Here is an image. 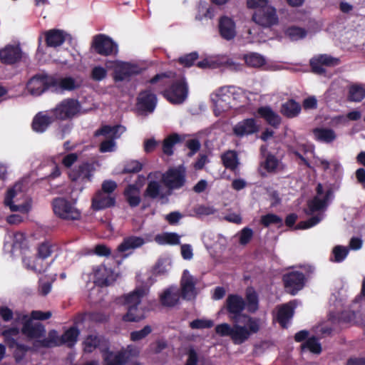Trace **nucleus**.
<instances>
[{"label": "nucleus", "mask_w": 365, "mask_h": 365, "mask_svg": "<svg viewBox=\"0 0 365 365\" xmlns=\"http://www.w3.org/2000/svg\"><path fill=\"white\" fill-rule=\"evenodd\" d=\"M174 73L167 71L157 73L148 83L155 86L153 90L162 95L169 103L180 105L187 98L188 85L185 78L174 80Z\"/></svg>", "instance_id": "f257e3e1"}, {"label": "nucleus", "mask_w": 365, "mask_h": 365, "mask_svg": "<svg viewBox=\"0 0 365 365\" xmlns=\"http://www.w3.org/2000/svg\"><path fill=\"white\" fill-rule=\"evenodd\" d=\"M148 289L144 287H137L125 297V304L128 306V311L123 317L125 322H139L144 319L145 309L139 307L142 298L147 294Z\"/></svg>", "instance_id": "f03ea898"}, {"label": "nucleus", "mask_w": 365, "mask_h": 365, "mask_svg": "<svg viewBox=\"0 0 365 365\" xmlns=\"http://www.w3.org/2000/svg\"><path fill=\"white\" fill-rule=\"evenodd\" d=\"M76 202H71L63 197L53 199L51 205L54 214L63 220L76 221L81 218V211L75 206Z\"/></svg>", "instance_id": "7ed1b4c3"}, {"label": "nucleus", "mask_w": 365, "mask_h": 365, "mask_svg": "<svg viewBox=\"0 0 365 365\" xmlns=\"http://www.w3.org/2000/svg\"><path fill=\"white\" fill-rule=\"evenodd\" d=\"M242 323L246 326H241L240 323H234L231 334V339L235 344H241L246 341L252 334H256L259 330V320L249 315L244 316Z\"/></svg>", "instance_id": "20e7f679"}, {"label": "nucleus", "mask_w": 365, "mask_h": 365, "mask_svg": "<svg viewBox=\"0 0 365 365\" xmlns=\"http://www.w3.org/2000/svg\"><path fill=\"white\" fill-rule=\"evenodd\" d=\"M81 104L76 99L68 98L59 102L48 112L56 120H66L73 118L81 110Z\"/></svg>", "instance_id": "39448f33"}, {"label": "nucleus", "mask_w": 365, "mask_h": 365, "mask_svg": "<svg viewBox=\"0 0 365 365\" xmlns=\"http://www.w3.org/2000/svg\"><path fill=\"white\" fill-rule=\"evenodd\" d=\"M246 307L245 300L240 295L229 294L225 301V309L228 317L233 323H242L244 320L242 312Z\"/></svg>", "instance_id": "423d86ee"}, {"label": "nucleus", "mask_w": 365, "mask_h": 365, "mask_svg": "<svg viewBox=\"0 0 365 365\" xmlns=\"http://www.w3.org/2000/svg\"><path fill=\"white\" fill-rule=\"evenodd\" d=\"M120 130L122 133L125 130V128L120 125L113 126L103 125L95 132V136H109L108 139L103 140L100 144L99 150L101 153L112 152L114 150L115 147V140L120 137V134H118Z\"/></svg>", "instance_id": "0eeeda50"}, {"label": "nucleus", "mask_w": 365, "mask_h": 365, "mask_svg": "<svg viewBox=\"0 0 365 365\" xmlns=\"http://www.w3.org/2000/svg\"><path fill=\"white\" fill-rule=\"evenodd\" d=\"M91 48L103 56H109L118 53L117 43L111 38L102 34L93 36Z\"/></svg>", "instance_id": "6e6552de"}, {"label": "nucleus", "mask_w": 365, "mask_h": 365, "mask_svg": "<svg viewBox=\"0 0 365 365\" xmlns=\"http://www.w3.org/2000/svg\"><path fill=\"white\" fill-rule=\"evenodd\" d=\"M282 282L286 292L296 295L304 287L306 278L302 272L292 271L283 274Z\"/></svg>", "instance_id": "1a4fd4ad"}, {"label": "nucleus", "mask_w": 365, "mask_h": 365, "mask_svg": "<svg viewBox=\"0 0 365 365\" xmlns=\"http://www.w3.org/2000/svg\"><path fill=\"white\" fill-rule=\"evenodd\" d=\"M157 103V96L153 92L150 87L141 91L136 99L138 109L145 113H153L156 108Z\"/></svg>", "instance_id": "9d476101"}, {"label": "nucleus", "mask_w": 365, "mask_h": 365, "mask_svg": "<svg viewBox=\"0 0 365 365\" xmlns=\"http://www.w3.org/2000/svg\"><path fill=\"white\" fill-rule=\"evenodd\" d=\"M51 76L47 74H36L33 76L27 83L26 88L33 96H38L50 88Z\"/></svg>", "instance_id": "9b49d317"}, {"label": "nucleus", "mask_w": 365, "mask_h": 365, "mask_svg": "<svg viewBox=\"0 0 365 365\" xmlns=\"http://www.w3.org/2000/svg\"><path fill=\"white\" fill-rule=\"evenodd\" d=\"M197 279L185 269L180 279V294L182 299L191 300L197 295L196 284Z\"/></svg>", "instance_id": "f8f14e48"}, {"label": "nucleus", "mask_w": 365, "mask_h": 365, "mask_svg": "<svg viewBox=\"0 0 365 365\" xmlns=\"http://www.w3.org/2000/svg\"><path fill=\"white\" fill-rule=\"evenodd\" d=\"M196 66L200 68H215L225 66L230 69L236 70L239 65L234 62L232 58L226 56H222L204 58L198 61Z\"/></svg>", "instance_id": "ddd939ff"}, {"label": "nucleus", "mask_w": 365, "mask_h": 365, "mask_svg": "<svg viewBox=\"0 0 365 365\" xmlns=\"http://www.w3.org/2000/svg\"><path fill=\"white\" fill-rule=\"evenodd\" d=\"M340 59L332 57L328 54H320L311 58L309 64L313 73L316 74H324L326 72L324 66H335L340 63Z\"/></svg>", "instance_id": "4468645a"}, {"label": "nucleus", "mask_w": 365, "mask_h": 365, "mask_svg": "<svg viewBox=\"0 0 365 365\" xmlns=\"http://www.w3.org/2000/svg\"><path fill=\"white\" fill-rule=\"evenodd\" d=\"M252 19L257 24L263 26H271L277 24L278 17L276 10L273 7H262L258 9L252 16Z\"/></svg>", "instance_id": "2eb2a0df"}, {"label": "nucleus", "mask_w": 365, "mask_h": 365, "mask_svg": "<svg viewBox=\"0 0 365 365\" xmlns=\"http://www.w3.org/2000/svg\"><path fill=\"white\" fill-rule=\"evenodd\" d=\"M165 185L170 190H176L182 187L185 182L184 173L177 168H170L162 178Z\"/></svg>", "instance_id": "dca6fc26"}, {"label": "nucleus", "mask_w": 365, "mask_h": 365, "mask_svg": "<svg viewBox=\"0 0 365 365\" xmlns=\"http://www.w3.org/2000/svg\"><path fill=\"white\" fill-rule=\"evenodd\" d=\"M259 126L253 118H245L239 121L232 129L233 133L238 138L248 136L257 133Z\"/></svg>", "instance_id": "f3484780"}, {"label": "nucleus", "mask_w": 365, "mask_h": 365, "mask_svg": "<svg viewBox=\"0 0 365 365\" xmlns=\"http://www.w3.org/2000/svg\"><path fill=\"white\" fill-rule=\"evenodd\" d=\"M94 168L91 163L84 162L72 169L68 174L69 178L73 182L81 181L83 182H91L92 172Z\"/></svg>", "instance_id": "a211bd4d"}, {"label": "nucleus", "mask_w": 365, "mask_h": 365, "mask_svg": "<svg viewBox=\"0 0 365 365\" xmlns=\"http://www.w3.org/2000/svg\"><path fill=\"white\" fill-rule=\"evenodd\" d=\"M140 73V68L130 63L122 62L116 66L113 71V79L115 82L129 79L131 76Z\"/></svg>", "instance_id": "6ab92c4d"}, {"label": "nucleus", "mask_w": 365, "mask_h": 365, "mask_svg": "<svg viewBox=\"0 0 365 365\" xmlns=\"http://www.w3.org/2000/svg\"><path fill=\"white\" fill-rule=\"evenodd\" d=\"M93 278L94 283L101 287L109 286L115 280L112 269L104 264H101L93 269Z\"/></svg>", "instance_id": "aec40b11"}, {"label": "nucleus", "mask_w": 365, "mask_h": 365, "mask_svg": "<svg viewBox=\"0 0 365 365\" xmlns=\"http://www.w3.org/2000/svg\"><path fill=\"white\" fill-rule=\"evenodd\" d=\"M22 52L19 46L6 45L0 49V61L6 65H13L21 59Z\"/></svg>", "instance_id": "412c9836"}, {"label": "nucleus", "mask_w": 365, "mask_h": 365, "mask_svg": "<svg viewBox=\"0 0 365 365\" xmlns=\"http://www.w3.org/2000/svg\"><path fill=\"white\" fill-rule=\"evenodd\" d=\"M49 83L56 92H63L65 91H72L78 89L81 86V85L71 76L57 78L54 76H51V79Z\"/></svg>", "instance_id": "4be33fe9"}, {"label": "nucleus", "mask_w": 365, "mask_h": 365, "mask_svg": "<svg viewBox=\"0 0 365 365\" xmlns=\"http://www.w3.org/2000/svg\"><path fill=\"white\" fill-rule=\"evenodd\" d=\"M115 197L97 191L91 200V207L93 210L98 211L112 207L115 205Z\"/></svg>", "instance_id": "5701e85b"}, {"label": "nucleus", "mask_w": 365, "mask_h": 365, "mask_svg": "<svg viewBox=\"0 0 365 365\" xmlns=\"http://www.w3.org/2000/svg\"><path fill=\"white\" fill-rule=\"evenodd\" d=\"M21 331L29 339H39L46 334L45 326L40 322L34 323L32 319L24 322Z\"/></svg>", "instance_id": "b1692460"}, {"label": "nucleus", "mask_w": 365, "mask_h": 365, "mask_svg": "<svg viewBox=\"0 0 365 365\" xmlns=\"http://www.w3.org/2000/svg\"><path fill=\"white\" fill-rule=\"evenodd\" d=\"M219 32L221 37L230 41L236 36V26L235 21L227 16L220 17L219 20Z\"/></svg>", "instance_id": "393cba45"}, {"label": "nucleus", "mask_w": 365, "mask_h": 365, "mask_svg": "<svg viewBox=\"0 0 365 365\" xmlns=\"http://www.w3.org/2000/svg\"><path fill=\"white\" fill-rule=\"evenodd\" d=\"M55 120L52 114L48 115L38 112L33 118L31 127L35 132L42 133L45 132Z\"/></svg>", "instance_id": "a878e982"}, {"label": "nucleus", "mask_w": 365, "mask_h": 365, "mask_svg": "<svg viewBox=\"0 0 365 365\" xmlns=\"http://www.w3.org/2000/svg\"><path fill=\"white\" fill-rule=\"evenodd\" d=\"M69 35L63 30L53 29L45 33L46 43L48 47L56 48L61 46Z\"/></svg>", "instance_id": "bb28decb"}, {"label": "nucleus", "mask_w": 365, "mask_h": 365, "mask_svg": "<svg viewBox=\"0 0 365 365\" xmlns=\"http://www.w3.org/2000/svg\"><path fill=\"white\" fill-rule=\"evenodd\" d=\"M257 113L259 117L263 118L267 124L274 128H278L281 123V117L269 106L258 108Z\"/></svg>", "instance_id": "cd10ccee"}, {"label": "nucleus", "mask_w": 365, "mask_h": 365, "mask_svg": "<svg viewBox=\"0 0 365 365\" xmlns=\"http://www.w3.org/2000/svg\"><path fill=\"white\" fill-rule=\"evenodd\" d=\"M294 306L292 302L282 304L279 307L277 314V320L282 328H287L289 321L293 317Z\"/></svg>", "instance_id": "c85d7f7f"}, {"label": "nucleus", "mask_w": 365, "mask_h": 365, "mask_svg": "<svg viewBox=\"0 0 365 365\" xmlns=\"http://www.w3.org/2000/svg\"><path fill=\"white\" fill-rule=\"evenodd\" d=\"M316 140L325 143H331L336 138L335 131L328 128H315L312 130Z\"/></svg>", "instance_id": "c756f323"}, {"label": "nucleus", "mask_w": 365, "mask_h": 365, "mask_svg": "<svg viewBox=\"0 0 365 365\" xmlns=\"http://www.w3.org/2000/svg\"><path fill=\"white\" fill-rule=\"evenodd\" d=\"M144 244L145 240L143 237L131 235L123 240V242L118 247V250L124 252L129 250L140 247Z\"/></svg>", "instance_id": "7c9ffc66"}, {"label": "nucleus", "mask_w": 365, "mask_h": 365, "mask_svg": "<svg viewBox=\"0 0 365 365\" xmlns=\"http://www.w3.org/2000/svg\"><path fill=\"white\" fill-rule=\"evenodd\" d=\"M80 330L76 326H71L61 336V341L63 344H66L68 348H73L78 341Z\"/></svg>", "instance_id": "2f4dec72"}, {"label": "nucleus", "mask_w": 365, "mask_h": 365, "mask_svg": "<svg viewBox=\"0 0 365 365\" xmlns=\"http://www.w3.org/2000/svg\"><path fill=\"white\" fill-rule=\"evenodd\" d=\"M301 105L294 99H289L282 105L281 113L289 118L297 117L301 112Z\"/></svg>", "instance_id": "473e14b6"}, {"label": "nucleus", "mask_w": 365, "mask_h": 365, "mask_svg": "<svg viewBox=\"0 0 365 365\" xmlns=\"http://www.w3.org/2000/svg\"><path fill=\"white\" fill-rule=\"evenodd\" d=\"M333 192L331 189L326 191L323 199H320L318 196H315L312 200L308 202V207L310 212L321 210L327 207L330 197L332 195Z\"/></svg>", "instance_id": "72a5a7b5"}, {"label": "nucleus", "mask_w": 365, "mask_h": 365, "mask_svg": "<svg viewBox=\"0 0 365 365\" xmlns=\"http://www.w3.org/2000/svg\"><path fill=\"white\" fill-rule=\"evenodd\" d=\"M127 357L123 351H118L114 354L113 351H107L103 356V360L106 365H124Z\"/></svg>", "instance_id": "f704fd0d"}, {"label": "nucleus", "mask_w": 365, "mask_h": 365, "mask_svg": "<svg viewBox=\"0 0 365 365\" xmlns=\"http://www.w3.org/2000/svg\"><path fill=\"white\" fill-rule=\"evenodd\" d=\"M138 189L135 185H129L125 189L124 195L126 201L131 207H135L140 202V197L138 195Z\"/></svg>", "instance_id": "c9c22d12"}, {"label": "nucleus", "mask_w": 365, "mask_h": 365, "mask_svg": "<svg viewBox=\"0 0 365 365\" xmlns=\"http://www.w3.org/2000/svg\"><path fill=\"white\" fill-rule=\"evenodd\" d=\"M61 336H58V333L55 329L49 331L48 337L38 340L37 342L40 346L43 348H51L62 345Z\"/></svg>", "instance_id": "e433bc0d"}, {"label": "nucleus", "mask_w": 365, "mask_h": 365, "mask_svg": "<svg viewBox=\"0 0 365 365\" xmlns=\"http://www.w3.org/2000/svg\"><path fill=\"white\" fill-rule=\"evenodd\" d=\"M221 160L225 168L234 171L238 166L237 154L235 150H228L223 153Z\"/></svg>", "instance_id": "4c0bfd02"}, {"label": "nucleus", "mask_w": 365, "mask_h": 365, "mask_svg": "<svg viewBox=\"0 0 365 365\" xmlns=\"http://www.w3.org/2000/svg\"><path fill=\"white\" fill-rule=\"evenodd\" d=\"M365 98V88L360 84H353L349 88L348 100L351 102H361Z\"/></svg>", "instance_id": "58836bf2"}, {"label": "nucleus", "mask_w": 365, "mask_h": 365, "mask_svg": "<svg viewBox=\"0 0 365 365\" xmlns=\"http://www.w3.org/2000/svg\"><path fill=\"white\" fill-rule=\"evenodd\" d=\"M102 339L103 337L98 335H88L83 342V351L86 353L93 352L101 345Z\"/></svg>", "instance_id": "ea45409f"}, {"label": "nucleus", "mask_w": 365, "mask_h": 365, "mask_svg": "<svg viewBox=\"0 0 365 365\" xmlns=\"http://www.w3.org/2000/svg\"><path fill=\"white\" fill-rule=\"evenodd\" d=\"M246 307L250 313H255L259 308L258 295L253 289H247L246 292Z\"/></svg>", "instance_id": "a19ab883"}, {"label": "nucleus", "mask_w": 365, "mask_h": 365, "mask_svg": "<svg viewBox=\"0 0 365 365\" xmlns=\"http://www.w3.org/2000/svg\"><path fill=\"white\" fill-rule=\"evenodd\" d=\"M301 351L303 352L305 350H309L313 354H319L322 351L321 344L319 342L318 339L316 336H312L307 339L300 346Z\"/></svg>", "instance_id": "79ce46f5"}, {"label": "nucleus", "mask_w": 365, "mask_h": 365, "mask_svg": "<svg viewBox=\"0 0 365 365\" xmlns=\"http://www.w3.org/2000/svg\"><path fill=\"white\" fill-rule=\"evenodd\" d=\"M181 140L180 136L178 133H173L164 139L163 142V151L167 155H172L173 154V146L180 143Z\"/></svg>", "instance_id": "37998d69"}, {"label": "nucleus", "mask_w": 365, "mask_h": 365, "mask_svg": "<svg viewBox=\"0 0 365 365\" xmlns=\"http://www.w3.org/2000/svg\"><path fill=\"white\" fill-rule=\"evenodd\" d=\"M245 63L253 68H259L266 63V60L263 56L257 53H250L244 56Z\"/></svg>", "instance_id": "c03bdc74"}, {"label": "nucleus", "mask_w": 365, "mask_h": 365, "mask_svg": "<svg viewBox=\"0 0 365 365\" xmlns=\"http://www.w3.org/2000/svg\"><path fill=\"white\" fill-rule=\"evenodd\" d=\"M16 195V192L14 189L11 188L9 189L5 196L4 198V204L6 206H9L11 211L12 212H16V211H25L26 210V206L24 205H16L14 204L13 200Z\"/></svg>", "instance_id": "a18cd8bd"}, {"label": "nucleus", "mask_w": 365, "mask_h": 365, "mask_svg": "<svg viewBox=\"0 0 365 365\" xmlns=\"http://www.w3.org/2000/svg\"><path fill=\"white\" fill-rule=\"evenodd\" d=\"M155 241L159 244L178 245L180 244V236L175 232H167L162 235H157Z\"/></svg>", "instance_id": "49530a36"}, {"label": "nucleus", "mask_w": 365, "mask_h": 365, "mask_svg": "<svg viewBox=\"0 0 365 365\" xmlns=\"http://www.w3.org/2000/svg\"><path fill=\"white\" fill-rule=\"evenodd\" d=\"M160 302L164 306L174 307L179 302V295L171 292L170 289H166L160 296Z\"/></svg>", "instance_id": "de8ad7c7"}, {"label": "nucleus", "mask_w": 365, "mask_h": 365, "mask_svg": "<svg viewBox=\"0 0 365 365\" xmlns=\"http://www.w3.org/2000/svg\"><path fill=\"white\" fill-rule=\"evenodd\" d=\"M284 34L293 41L304 38L307 36L305 29L295 26L288 27Z\"/></svg>", "instance_id": "09e8293b"}, {"label": "nucleus", "mask_w": 365, "mask_h": 365, "mask_svg": "<svg viewBox=\"0 0 365 365\" xmlns=\"http://www.w3.org/2000/svg\"><path fill=\"white\" fill-rule=\"evenodd\" d=\"M279 165V160L277 158L272 154L268 153L266 156L264 162L262 163L263 168L269 173H274L277 172V168Z\"/></svg>", "instance_id": "8fccbe9b"}, {"label": "nucleus", "mask_w": 365, "mask_h": 365, "mask_svg": "<svg viewBox=\"0 0 365 365\" xmlns=\"http://www.w3.org/2000/svg\"><path fill=\"white\" fill-rule=\"evenodd\" d=\"M260 223L265 227H268L271 225H277L278 227H281L283 225L282 219L273 213L262 215L260 218Z\"/></svg>", "instance_id": "3c124183"}, {"label": "nucleus", "mask_w": 365, "mask_h": 365, "mask_svg": "<svg viewBox=\"0 0 365 365\" xmlns=\"http://www.w3.org/2000/svg\"><path fill=\"white\" fill-rule=\"evenodd\" d=\"M160 192V186L155 180H152L148 182L147 187L144 192L145 197H149L152 199L157 198Z\"/></svg>", "instance_id": "603ef678"}, {"label": "nucleus", "mask_w": 365, "mask_h": 365, "mask_svg": "<svg viewBox=\"0 0 365 365\" xmlns=\"http://www.w3.org/2000/svg\"><path fill=\"white\" fill-rule=\"evenodd\" d=\"M143 169V164L138 160H130L124 164L123 174L138 173Z\"/></svg>", "instance_id": "864d4df0"}, {"label": "nucleus", "mask_w": 365, "mask_h": 365, "mask_svg": "<svg viewBox=\"0 0 365 365\" xmlns=\"http://www.w3.org/2000/svg\"><path fill=\"white\" fill-rule=\"evenodd\" d=\"M198 53L197 51H193L179 57L178 62L180 65L189 68L194 65L195 61L198 58Z\"/></svg>", "instance_id": "5fc2aeb1"}, {"label": "nucleus", "mask_w": 365, "mask_h": 365, "mask_svg": "<svg viewBox=\"0 0 365 365\" xmlns=\"http://www.w3.org/2000/svg\"><path fill=\"white\" fill-rule=\"evenodd\" d=\"M152 332V328L150 325L145 326L142 329L130 332V338L133 341H138L145 339Z\"/></svg>", "instance_id": "6e6d98bb"}, {"label": "nucleus", "mask_w": 365, "mask_h": 365, "mask_svg": "<svg viewBox=\"0 0 365 365\" xmlns=\"http://www.w3.org/2000/svg\"><path fill=\"white\" fill-rule=\"evenodd\" d=\"M332 253L334 257V259L332 261L334 262L339 263L343 262L347 257L349 250L344 246L336 245L334 247Z\"/></svg>", "instance_id": "4d7b16f0"}, {"label": "nucleus", "mask_w": 365, "mask_h": 365, "mask_svg": "<svg viewBox=\"0 0 365 365\" xmlns=\"http://www.w3.org/2000/svg\"><path fill=\"white\" fill-rule=\"evenodd\" d=\"M214 322L211 319H197L190 323V327L192 329H202L212 327Z\"/></svg>", "instance_id": "13d9d810"}, {"label": "nucleus", "mask_w": 365, "mask_h": 365, "mask_svg": "<svg viewBox=\"0 0 365 365\" xmlns=\"http://www.w3.org/2000/svg\"><path fill=\"white\" fill-rule=\"evenodd\" d=\"M52 252V245L48 242H43L38 247L37 256L44 259L50 257Z\"/></svg>", "instance_id": "bf43d9fd"}, {"label": "nucleus", "mask_w": 365, "mask_h": 365, "mask_svg": "<svg viewBox=\"0 0 365 365\" xmlns=\"http://www.w3.org/2000/svg\"><path fill=\"white\" fill-rule=\"evenodd\" d=\"M107 76V70L101 66H94L91 72V78L95 81H101L103 80Z\"/></svg>", "instance_id": "052dcab7"}, {"label": "nucleus", "mask_w": 365, "mask_h": 365, "mask_svg": "<svg viewBox=\"0 0 365 365\" xmlns=\"http://www.w3.org/2000/svg\"><path fill=\"white\" fill-rule=\"evenodd\" d=\"M321 219L318 216H313L304 221H300L295 227L297 230H306L312 227L320 222Z\"/></svg>", "instance_id": "680f3d73"}, {"label": "nucleus", "mask_w": 365, "mask_h": 365, "mask_svg": "<svg viewBox=\"0 0 365 365\" xmlns=\"http://www.w3.org/2000/svg\"><path fill=\"white\" fill-rule=\"evenodd\" d=\"M31 349L27 345L20 344L16 347L14 352V356L16 362H20L24 359L26 353Z\"/></svg>", "instance_id": "e2e57ef3"}, {"label": "nucleus", "mask_w": 365, "mask_h": 365, "mask_svg": "<svg viewBox=\"0 0 365 365\" xmlns=\"http://www.w3.org/2000/svg\"><path fill=\"white\" fill-rule=\"evenodd\" d=\"M252 237V230L249 227H244L240 232L239 242L242 245H246L251 241Z\"/></svg>", "instance_id": "0e129e2a"}, {"label": "nucleus", "mask_w": 365, "mask_h": 365, "mask_svg": "<svg viewBox=\"0 0 365 365\" xmlns=\"http://www.w3.org/2000/svg\"><path fill=\"white\" fill-rule=\"evenodd\" d=\"M215 332L221 336H231L232 327L227 324L222 323L215 327Z\"/></svg>", "instance_id": "69168bd1"}, {"label": "nucleus", "mask_w": 365, "mask_h": 365, "mask_svg": "<svg viewBox=\"0 0 365 365\" xmlns=\"http://www.w3.org/2000/svg\"><path fill=\"white\" fill-rule=\"evenodd\" d=\"M116 188V182L113 180H108L103 182L101 185V190L99 191L103 192L104 193H107L108 195H111V193H113Z\"/></svg>", "instance_id": "338daca9"}, {"label": "nucleus", "mask_w": 365, "mask_h": 365, "mask_svg": "<svg viewBox=\"0 0 365 365\" xmlns=\"http://www.w3.org/2000/svg\"><path fill=\"white\" fill-rule=\"evenodd\" d=\"M52 313L50 311L42 312L38 310L32 311L30 319L34 320H46L51 317Z\"/></svg>", "instance_id": "774afa93"}]
</instances>
